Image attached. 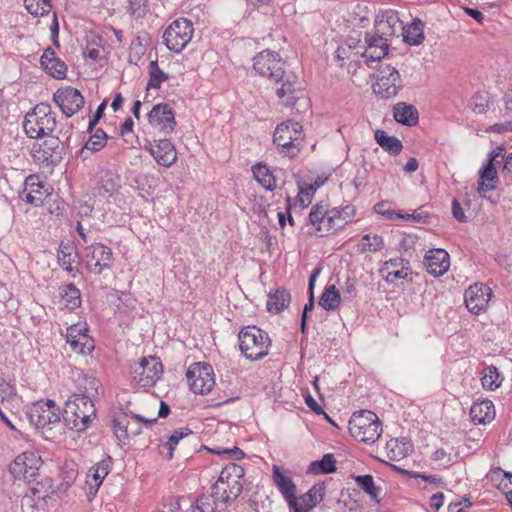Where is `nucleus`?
I'll use <instances>...</instances> for the list:
<instances>
[{
	"label": "nucleus",
	"instance_id": "16",
	"mask_svg": "<svg viewBox=\"0 0 512 512\" xmlns=\"http://www.w3.org/2000/svg\"><path fill=\"white\" fill-rule=\"evenodd\" d=\"M365 49L360 51V55L366 58V62H376L384 58L388 54L389 44L385 36H381L377 32L374 34L365 33Z\"/></svg>",
	"mask_w": 512,
	"mask_h": 512
},
{
	"label": "nucleus",
	"instance_id": "46",
	"mask_svg": "<svg viewBox=\"0 0 512 512\" xmlns=\"http://www.w3.org/2000/svg\"><path fill=\"white\" fill-rule=\"evenodd\" d=\"M149 75L150 79L147 83V89H159L161 84L168 79V75L162 69H160L156 60L150 62Z\"/></svg>",
	"mask_w": 512,
	"mask_h": 512
},
{
	"label": "nucleus",
	"instance_id": "7",
	"mask_svg": "<svg viewBox=\"0 0 512 512\" xmlns=\"http://www.w3.org/2000/svg\"><path fill=\"white\" fill-rule=\"evenodd\" d=\"M193 33L192 21L187 18H178L165 29L163 42L170 51L180 53L191 41Z\"/></svg>",
	"mask_w": 512,
	"mask_h": 512
},
{
	"label": "nucleus",
	"instance_id": "60",
	"mask_svg": "<svg viewBox=\"0 0 512 512\" xmlns=\"http://www.w3.org/2000/svg\"><path fill=\"white\" fill-rule=\"evenodd\" d=\"M106 105H107V100H104L97 108L94 116L90 119L89 121V125H88V129L87 131L88 132H92L95 125L99 122V120L102 118L103 116V113H104V110L106 108Z\"/></svg>",
	"mask_w": 512,
	"mask_h": 512
},
{
	"label": "nucleus",
	"instance_id": "4",
	"mask_svg": "<svg viewBox=\"0 0 512 512\" xmlns=\"http://www.w3.org/2000/svg\"><path fill=\"white\" fill-rule=\"evenodd\" d=\"M349 432L356 440L372 444L382 434V423L378 416L370 410L354 412L349 420Z\"/></svg>",
	"mask_w": 512,
	"mask_h": 512
},
{
	"label": "nucleus",
	"instance_id": "12",
	"mask_svg": "<svg viewBox=\"0 0 512 512\" xmlns=\"http://www.w3.org/2000/svg\"><path fill=\"white\" fill-rule=\"evenodd\" d=\"M29 417L37 428H44L60 421L59 408L53 400L39 401L30 408Z\"/></svg>",
	"mask_w": 512,
	"mask_h": 512
},
{
	"label": "nucleus",
	"instance_id": "10",
	"mask_svg": "<svg viewBox=\"0 0 512 512\" xmlns=\"http://www.w3.org/2000/svg\"><path fill=\"white\" fill-rule=\"evenodd\" d=\"M134 380L141 387L153 386L162 376L163 365L158 358L142 357L139 362L131 365Z\"/></svg>",
	"mask_w": 512,
	"mask_h": 512
},
{
	"label": "nucleus",
	"instance_id": "59",
	"mask_svg": "<svg viewBox=\"0 0 512 512\" xmlns=\"http://www.w3.org/2000/svg\"><path fill=\"white\" fill-rule=\"evenodd\" d=\"M396 217L404 219V220H413V221L418 222V223H427L428 222L427 219H428L429 216H428L427 213L415 211L412 214L397 213Z\"/></svg>",
	"mask_w": 512,
	"mask_h": 512
},
{
	"label": "nucleus",
	"instance_id": "64",
	"mask_svg": "<svg viewBox=\"0 0 512 512\" xmlns=\"http://www.w3.org/2000/svg\"><path fill=\"white\" fill-rule=\"evenodd\" d=\"M463 503L465 508H469L471 506L470 500L468 498H463L462 501L450 502L448 505V512H464L463 508L461 507Z\"/></svg>",
	"mask_w": 512,
	"mask_h": 512
},
{
	"label": "nucleus",
	"instance_id": "19",
	"mask_svg": "<svg viewBox=\"0 0 512 512\" xmlns=\"http://www.w3.org/2000/svg\"><path fill=\"white\" fill-rule=\"evenodd\" d=\"M111 457L101 460L89 469L87 474L88 497L92 498L96 495L103 480L110 472Z\"/></svg>",
	"mask_w": 512,
	"mask_h": 512
},
{
	"label": "nucleus",
	"instance_id": "20",
	"mask_svg": "<svg viewBox=\"0 0 512 512\" xmlns=\"http://www.w3.org/2000/svg\"><path fill=\"white\" fill-rule=\"evenodd\" d=\"M402 23L395 11L387 10L378 14L375 19V32L385 39L389 40L390 37L396 34L397 28H401Z\"/></svg>",
	"mask_w": 512,
	"mask_h": 512
},
{
	"label": "nucleus",
	"instance_id": "44",
	"mask_svg": "<svg viewBox=\"0 0 512 512\" xmlns=\"http://www.w3.org/2000/svg\"><path fill=\"white\" fill-rule=\"evenodd\" d=\"M108 139L107 134L103 131V129L98 128L95 130L94 134H92L88 141L85 143L84 147L81 149V156H85L86 151L97 152L100 151L105 145Z\"/></svg>",
	"mask_w": 512,
	"mask_h": 512
},
{
	"label": "nucleus",
	"instance_id": "62",
	"mask_svg": "<svg viewBox=\"0 0 512 512\" xmlns=\"http://www.w3.org/2000/svg\"><path fill=\"white\" fill-rule=\"evenodd\" d=\"M338 214L339 221H342L343 227H345V225L349 223L354 217L355 208L353 206L347 205L342 210H338Z\"/></svg>",
	"mask_w": 512,
	"mask_h": 512
},
{
	"label": "nucleus",
	"instance_id": "2",
	"mask_svg": "<svg viewBox=\"0 0 512 512\" xmlns=\"http://www.w3.org/2000/svg\"><path fill=\"white\" fill-rule=\"evenodd\" d=\"M94 392L73 394L65 403L63 420L66 426L77 432L85 431L96 417L93 398L98 395L97 381L89 382Z\"/></svg>",
	"mask_w": 512,
	"mask_h": 512
},
{
	"label": "nucleus",
	"instance_id": "55",
	"mask_svg": "<svg viewBox=\"0 0 512 512\" xmlns=\"http://www.w3.org/2000/svg\"><path fill=\"white\" fill-rule=\"evenodd\" d=\"M315 191L316 187H314V185H308L306 188H300L296 199L302 208L307 207L311 203Z\"/></svg>",
	"mask_w": 512,
	"mask_h": 512
},
{
	"label": "nucleus",
	"instance_id": "27",
	"mask_svg": "<svg viewBox=\"0 0 512 512\" xmlns=\"http://www.w3.org/2000/svg\"><path fill=\"white\" fill-rule=\"evenodd\" d=\"M470 417L476 424H485L495 417L494 405L490 400H482L473 403L470 408Z\"/></svg>",
	"mask_w": 512,
	"mask_h": 512
},
{
	"label": "nucleus",
	"instance_id": "53",
	"mask_svg": "<svg viewBox=\"0 0 512 512\" xmlns=\"http://www.w3.org/2000/svg\"><path fill=\"white\" fill-rule=\"evenodd\" d=\"M327 212V205L322 203L314 205L308 216L310 224L316 229Z\"/></svg>",
	"mask_w": 512,
	"mask_h": 512
},
{
	"label": "nucleus",
	"instance_id": "8",
	"mask_svg": "<svg viewBox=\"0 0 512 512\" xmlns=\"http://www.w3.org/2000/svg\"><path fill=\"white\" fill-rule=\"evenodd\" d=\"M43 461L35 451H25L18 455L9 465V472L18 480L33 482L39 476Z\"/></svg>",
	"mask_w": 512,
	"mask_h": 512
},
{
	"label": "nucleus",
	"instance_id": "22",
	"mask_svg": "<svg viewBox=\"0 0 512 512\" xmlns=\"http://www.w3.org/2000/svg\"><path fill=\"white\" fill-rule=\"evenodd\" d=\"M41 66L56 79H64L67 73L65 62L56 57L52 48H47L40 59Z\"/></svg>",
	"mask_w": 512,
	"mask_h": 512
},
{
	"label": "nucleus",
	"instance_id": "9",
	"mask_svg": "<svg viewBox=\"0 0 512 512\" xmlns=\"http://www.w3.org/2000/svg\"><path fill=\"white\" fill-rule=\"evenodd\" d=\"M190 389L196 394H207L215 385L214 371L210 364L196 362L186 372Z\"/></svg>",
	"mask_w": 512,
	"mask_h": 512
},
{
	"label": "nucleus",
	"instance_id": "32",
	"mask_svg": "<svg viewBox=\"0 0 512 512\" xmlns=\"http://www.w3.org/2000/svg\"><path fill=\"white\" fill-rule=\"evenodd\" d=\"M325 491L326 486L323 482L316 483L298 498V502L303 508L311 510L323 500Z\"/></svg>",
	"mask_w": 512,
	"mask_h": 512
},
{
	"label": "nucleus",
	"instance_id": "36",
	"mask_svg": "<svg viewBox=\"0 0 512 512\" xmlns=\"http://www.w3.org/2000/svg\"><path fill=\"white\" fill-rule=\"evenodd\" d=\"M336 471V460L333 454L327 453L322 459L312 461L307 469L308 474H330Z\"/></svg>",
	"mask_w": 512,
	"mask_h": 512
},
{
	"label": "nucleus",
	"instance_id": "18",
	"mask_svg": "<svg viewBox=\"0 0 512 512\" xmlns=\"http://www.w3.org/2000/svg\"><path fill=\"white\" fill-rule=\"evenodd\" d=\"M424 265L429 274L434 277L442 276L450 267V256L444 249H430L424 256Z\"/></svg>",
	"mask_w": 512,
	"mask_h": 512
},
{
	"label": "nucleus",
	"instance_id": "23",
	"mask_svg": "<svg viewBox=\"0 0 512 512\" xmlns=\"http://www.w3.org/2000/svg\"><path fill=\"white\" fill-rule=\"evenodd\" d=\"M152 157L159 165L171 167L177 160V153L170 140L161 139L156 142V149L152 151Z\"/></svg>",
	"mask_w": 512,
	"mask_h": 512
},
{
	"label": "nucleus",
	"instance_id": "26",
	"mask_svg": "<svg viewBox=\"0 0 512 512\" xmlns=\"http://www.w3.org/2000/svg\"><path fill=\"white\" fill-rule=\"evenodd\" d=\"M393 117L398 123L412 127L418 123L419 113L413 105L399 102L393 108Z\"/></svg>",
	"mask_w": 512,
	"mask_h": 512
},
{
	"label": "nucleus",
	"instance_id": "54",
	"mask_svg": "<svg viewBox=\"0 0 512 512\" xmlns=\"http://www.w3.org/2000/svg\"><path fill=\"white\" fill-rule=\"evenodd\" d=\"M87 333H88V327H87L86 323L73 324L67 328V332H66L67 343L71 342L73 340H76V339L80 340V338H82V336H88Z\"/></svg>",
	"mask_w": 512,
	"mask_h": 512
},
{
	"label": "nucleus",
	"instance_id": "57",
	"mask_svg": "<svg viewBox=\"0 0 512 512\" xmlns=\"http://www.w3.org/2000/svg\"><path fill=\"white\" fill-rule=\"evenodd\" d=\"M352 54L358 55V54H360V51L353 52L351 45L349 47H347V48H345V47H338V49L335 51V57L339 61L340 66H343L344 65V61L346 59H350Z\"/></svg>",
	"mask_w": 512,
	"mask_h": 512
},
{
	"label": "nucleus",
	"instance_id": "25",
	"mask_svg": "<svg viewBox=\"0 0 512 512\" xmlns=\"http://www.w3.org/2000/svg\"><path fill=\"white\" fill-rule=\"evenodd\" d=\"M387 457L393 461H399L413 451L412 443L405 437L392 438L386 443Z\"/></svg>",
	"mask_w": 512,
	"mask_h": 512
},
{
	"label": "nucleus",
	"instance_id": "38",
	"mask_svg": "<svg viewBox=\"0 0 512 512\" xmlns=\"http://www.w3.org/2000/svg\"><path fill=\"white\" fill-rule=\"evenodd\" d=\"M112 423H113L114 435L116 436L119 443L124 444V445L127 444L129 441L128 415L122 411L115 413Z\"/></svg>",
	"mask_w": 512,
	"mask_h": 512
},
{
	"label": "nucleus",
	"instance_id": "13",
	"mask_svg": "<svg viewBox=\"0 0 512 512\" xmlns=\"http://www.w3.org/2000/svg\"><path fill=\"white\" fill-rule=\"evenodd\" d=\"M53 100L66 117H71L84 105V97L80 91L70 86L58 89L53 95Z\"/></svg>",
	"mask_w": 512,
	"mask_h": 512
},
{
	"label": "nucleus",
	"instance_id": "11",
	"mask_svg": "<svg viewBox=\"0 0 512 512\" xmlns=\"http://www.w3.org/2000/svg\"><path fill=\"white\" fill-rule=\"evenodd\" d=\"M112 250L101 243H94L85 248L83 260L90 273L101 274L111 268Z\"/></svg>",
	"mask_w": 512,
	"mask_h": 512
},
{
	"label": "nucleus",
	"instance_id": "56",
	"mask_svg": "<svg viewBox=\"0 0 512 512\" xmlns=\"http://www.w3.org/2000/svg\"><path fill=\"white\" fill-rule=\"evenodd\" d=\"M489 156H491V155L489 154ZM494 163H495V160H491V157H489L488 163L480 171L479 179L487 180L489 182H493V181L497 180V178H498L497 170H496Z\"/></svg>",
	"mask_w": 512,
	"mask_h": 512
},
{
	"label": "nucleus",
	"instance_id": "5",
	"mask_svg": "<svg viewBox=\"0 0 512 512\" xmlns=\"http://www.w3.org/2000/svg\"><path fill=\"white\" fill-rule=\"evenodd\" d=\"M239 347L242 354L250 360H260L264 358L271 346V340L268 334L256 327L247 326L241 329L238 335Z\"/></svg>",
	"mask_w": 512,
	"mask_h": 512
},
{
	"label": "nucleus",
	"instance_id": "31",
	"mask_svg": "<svg viewBox=\"0 0 512 512\" xmlns=\"http://www.w3.org/2000/svg\"><path fill=\"white\" fill-rule=\"evenodd\" d=\"M403 31V38L409 45H420L424 40V23L419 19L415 18L413 21L406 25L401 26Z\"/></svg>",
	"mask_w": 512,
	"mask_h": 512
},
{
	"label": "nucleus",
	"instance_id": "30",
	"mask_svg": "<svg viewBox=\"0 0 512 512\" xmlns=\"http://www.w3.org/2000/svg\"><path fill=\"white\" fill-rule=\"evenodd\" d=\"M401 87L400 78H384V76H377L376 83L373 85V90L383 98H391L398 93V90Z\"/></svg>",
	"mask_w": 512,
	"mask_h": 512
},
{
	"label": "nucleus",
	"instance_id": "42",
	"mask_svg": "<svg viewBox=\"0 0 512 512\" xmlns=\"http://www.w3.org/2000/svg\"><path fill=\"white\" fill-rule=\"evenodd\" d=\"M190 434H192V430L188 427H182L178 430H175L173 434L168 438V441L162 445L161 453L164 454L166 459L171 460L173 458V452L179 441Z\"/></svg>",
	"mask_w": 512,
	"mask_h": 512
},
{
	"label": "nucleus",
	"instance_id": "17",
	"mask_svg": "<svg viewBox=\"0 0 512 512\" xmlns=\"http://www.w3.org/2000/svg\"><path fill=\"white\" fill-rule=\"evenodd\" d=\"M148 121L166 134L173 132L176 126L174 113L168 104L155 105L148 114Z\"/></svg>",
	"mask_w": 512,
	"mask_h": 512
},
{
	"label": "nucleus",
	"instance_id": "61",
	"mask_svg": "<svg viewBox=\"0 0 512 512\" xmlns=\"http://www.w3.org/2000/svg\"><path fill=\"white\" fill-rule=\"evenodd\" d=\"M452 214L453 217L460 223L467 222V216L464 213V210L457 199H453L452 201Z\"/></svg>",
	"mask_w": 512,
	"mask_h": 512
},
{
	"label": "nucleus",
	"instance_id": "6",
	"mask_svg": "<svg viewBox=\"0 0 512 512\" xmlns=\"http://www.w3.org/2000/svg\"><path fill=\"white\" fill-rule=\"evenodd\" d=\"M302 138V125L292 120L279 124L273 134V142L289 157H295L300 153L303 147Z\"/></svg>",
	"mask_w": 512,
	"mask_h": 512
},
{
	"label": "nucleus",
	"instance_id": "41",
	"mask_svg": "<svg viewBox=\"0 0 512 512\" xmlns=\"http://www.w3.org/2000/svg\"><path fill=\"white\" fill-rule=\"evenodd\" d=\"M384 248V240L378 234H365L357 244V251L360 253L377 252Z\"/></svg>",
	"mask_w": 512,
	"mask_h": 512
},
{
	"label": "nucleus",
	"instance_id": "48",
	"mask_svg": "<svg viewBox=\"0 0 512 512\" xmlns=\"http://www.w3.org/2000/svg\"><path fill=\"white\" fill-rule=\"evenodd\" d=\"M482 386L484 388L494 390L499 387L501 380L500 374L497 368L494 366H488L484 369L483 376L481 378Z\"/></svg>",
	"mask_w": 512,
	"mask_h": 512
},
{
	"label": "nucleus",
	"instance_id": "52",
	"mask_svg": "<svg viewBox=\"0 0 512 512\" xmlns=\"http://www.w3.org/2000/svg\"><path fill=\"white\" fill-rule=\"evenodd\" d=\"M217 507V503L215 499H212V496L202 495L197 501L195 505L191 506L193 512H215Z\"/></svg>",
	"mask_w": 512,
	"mask_h": 512
},
{
	"label": "nucleus",
	"instance_id": "21",
	"mask_svg": "<svg viewBox=\"0 0 512 512\" xmlns=\"http://www.w3.org/2000/svg\"><path fill=\"white\" fill-rule=\"evenodd\" d=\"M120 177L112 170L101 172L99 180L94 188V195L108 199L120 188Z\"/></svg>",
	"mask_w": 512,
	"mask_h": 512
},
{
	"label": "nucleus",
	"instance_id": "45",
	"mask_svg": "<svg viewBox=\"0 0 512 512\" xmlns=\"http://www.w3.org/2000/svg\"><path fill=\"white\" fill-rule=\"evenodd\" d=\"M341 301L340 294L334 285L328 286L322 293L319 305L325 310H335Z\"/></svg>",
	"mask_w": 512,
	"mask_h": 512
},
{
	"label": "nucleus",
	"instance_id": "49",
	"mask_svg": "<svg viewBox=\"0 0 512 512\" xmlns=\"http://www.w3.org/2000/svg\"><path fill=\"white\" fill-rule=\"evenodd\" d=\"M244 476V470L241 466L237 464H229L227 465L220 473L219 480L231 481V482H240V479Z\"/></svg>",
	"mask_w": 512,
	"mask_h": 512
},
{
	"label": "nucleus",
	"instance_id": "58",
	"mask_svg": "<svg viewBox=\"0 0 512 512\" xmlns=\"http://www.w3.org/2000/svg\"><path fill=\"white\" fill-rule=\"evenodd\" d=\"M472 110L475 113L481 114L484 113L488 107V98L482 95H475L473 97Z\"/></svg>",
	"mask_w": 512,
	"mask_h": 512
},
{
	"label": "nucleus",
	"instance_id": "15",
	"mask_svg": "<svg viewBox=\"0 0 512 512\" xmlns=\"http://www.w3.org/2000/svg\"><path fill=\"white\" fill-rule=\"evenodd\" d=\"M272 479L274 485L287 502L288 507H295L296 503H298V498L296 497L297 488L290 472L283 471L281 467L273 465Z\"/></svg>",
	"mask_w": 512,
	"mask_h": 512
},
{
	"label": "nucleus",
	"instance_id": "24",
	"mask_svg": "<svg viewBox=\"0 0 512 512\" xmlns=\"http://www.w3.org/2000/svg\"><path fill=\"white\" fill-rule=\"evenodd\" d=\"M406 265H408V261L403 258H393L384 263L380 272H386L385 280L388 283H394L397 279L407 278L409 273Z\"/></svg>",
	"mask_w": 512,
	"mask_h": 512
},
{
	"label": "nucleus",
	"instance_id": "14",
	"mask_svg": "<svg viewBox=\"0 0 512 512\" xmlns=\"http://www.w3.org/2000/svg\"><path fill=\"white\" fill-rule=\"evenodd\" d=\"M491 295L492 290L488 286L476 283L465 291V305L471 313L479 315L487 308Z\"/></svg>",
	"mask_w": 512,
	"mask_h": 512
},
{
	"label": "nucleus",
	"instance_id": "39",
	"mask_svg": "<svg viewBox=\"0 0 512 512\" xmlns=\"http://www.w3.org/2000/svg\"><path fill=\"white\" fill-rule=\"evenodd\" d=\"M35 179L30 176L26 179V185L29 186V191H24L22 198L25 202L32 204L34 206H39L43 203V195L44 193L41 189L44 188V184L42 182H35Z\"/></svg>",
	"mask_w": 512,
	"mask_h": 512
},
{
	"label": "nucleus",
	"instance_id": "43",
	"mask_svg": "<svg viewBox=\"0 0 512 512\" xmlns=\"http://www.w3.org/2000/svg\"><path fill=\"white\" fill-rule=\"evenodd\" d=\"M356 484L375 502L379 503V495L381 488L376 486L372 475H358L354 476Z\"/></svg>",
	"mask_w": 512,
	"mask_h": 512
},
{
	"label": "nucleus",
	"instance_id": "28",
	"mask_svg": "<svg viewBox=\"0 0 512 512\" xmlns=\"http://www.w3.org/2000/svg\"><path fill=\"white\" fill-rule=\"evenodd\" d=\"M243 489L241 482H231L221 480H217L215 484L211 487V490H217L221 491V496L219 498L221 499V503H224L225 505L231 504L234 500L238 498V496L241 494Z\"/></svg>",
	"mask_w": 512,
	"mask_h": 512
},
{
	"label": "nucleus",
	"instance_id": "40",
	"mask_svg": "<svg viewBox=\"0 0 512 512\" xmlns=\"http://www.w3.org/2000/svg\"><path fill=\"white\" fill-rule=\"evenodd\" d=\"M61 297L65 307L70 310L81 305V292L73 283L66 284L61 288Z\"/></svg>",
	"mask_w": 512,
	"mask_h": 512
},
{
	"label": "nucleus",
	"instance_id": "34",
	"mask_svg": "<svg viewBox=\"0 0 512 512\" xmlns=\"http://www.w3.org/2000/svg\"><path fill=\"white\" fill-rule=\"evenodd\" d=\"M252 172L255 180L267 191L276 188V178L266 164L256 163L252 166Z\"/></svg>",
	"mask_w": 512,
	"mask_h": 512
},
{
	"label": "nucleus",
	"instance_id": "35",
	"mask_svg": "<svg viewBox=\"0 0 512 512\" xmlns=\"http://www.w3.org/2000/svg\"><path fill=\"white\" fill-rule=\"evenodd\" d=\"M375 140L378 145L391 155H398L402 149V142L396 137L388 135L384 130H376Z\"/></svg>",
	"mask_w": 512,
	"mask_h": 512
},
{
	"label": "nucleus",
	"instance_id": "47",
	"mask_svg": "<svg viewBox=\"0 0 512 512\" xmlns=\"http://www.w3.org/2000/svg\"><path fill=\"white\" fill-rule=\"evenodd\" d=\"M27 11L33 16H43L50 12L51 0H24Z\"/></svg>",
	"mask_w": 512,
	"mask_h": 512
},
{
	"label": "nucleus",
	"instance_id": "50",
	"mask_svg": "<svg viewBox=\"0 0 512 512\" xmlns=\"http://www.w3.org/2000/svg\"><path fill=\"white\" fill-rule=\"evenodd\" d=\"M491 160H495V163H499V158L504 161L502 168L503 173H512V152L507 153L503 146H498L496 150L490 153Z\"/></svg>",
	"mask_w": 512,
	"mask_h": 512
},
{
	"label": "nucleus",
	"instance_id": "3",
	"mask_svg": "<svg viewBox=\"0 0 512 512\" xmlns=\"http://www.w3.org/2000/svg\"><path fill=\"white\" fill-rule=\"evenodd\" d=\"M56 115L49 104L39 103L25 116L23 127L29 138L50 136L56 128Z\"/></svg>",
	"mask_w": 512,
	"mask_h": 512
},
{
	"label": "nucleus",
	"instance_id": "63",
	"mask_svg": "<svg viewBox=\"0 0 512 512\" xmlns=\"http://www.w3.org/2000/svg\"><path fill=\"white\" fill-rule=\"evenodd\" d=\"M377 76H384V78L385 77L386 78L396 77V79H399L400 74L394 67H392L390 65H386V66H381L379 68Z\"/></svg>",
	"mask_w": 512,
	"mask_h": 512
},
{
	"label": "nucleus",
	"instance_id": "29",
	"mask_svg": "<svg viewBox=\"0 0 512 512\" xmlns=\"http://www.w3.org/2000/svg\"><path fill=\"white\" fill-rule=\"evenodd\" d=\"M338 209L333 208L328 210L326 215L321 220L320 224L316 227L315 232L318 236L323 237L333 234L339 229L343 228V222L339 221Z\"/></svg>",
	"mask_w": 512,
	"mask_h": 512
},
{
	"label": "nucleus",
	"instance_id": "1",
	"mask_svg": "<svg viewBox=\"0 0 512 512\" xmlns=\"http://www.w3.org/2000/svg\"><path fill=\"white\" fill-rule=\"evenodd\" d=\"M253 69L276 85L275 93L279 99H285L286 105L294 104L298 76L285 70V61L279 53L269 49L259 52L253 58Z\"/></svg>",
	"mask_w": 512,
	"mask_h": 512
},
{
	"label": "nucleus",
	"instance_id": "51",
	"mask_svg": "<svg viewBox=\"0 0 512 512\" xmlns=\"http://www.w3.org/2000/svg\"><path fill=\"white\" fill-rule=\"evenodd\" d=\"M74 352L82 355H87L94 349L93 341L89 336H82V338L68 342Z\"/></svg>",
	"mask_w": 512,
	"mask_h": 512
},
{
	"label": "nucleus",
	"instance_id": "37",
	"mask_svg": "<svg viewBox=\"0 0 512 512\" xmlns=\"http://www.w3.org/2000/svg\"><path fill=\"white\" fill-rule=\"evenodd\" d=\"M58 261L62 267L68 272H73L72 264L77 258L75 247L70 242H61L58 248Z\"/></svg>",
	"mask_w": 512,
	"mask_h": 512
},
{
	"label": "nucleus",
	"instance_id": "33",
	"mask_svg": "<svg viewBox=\"0 0 512 512\" xmlns=\"http://www.w3.org/2000/svg\"><path fill=\"white\" fill-rule=\"evenodd\" d=\"M291 297L289 292L284 288H278L274 292L268 294L267 310L273 313H279L284 310L290 303Z\"/></svg>",
	"mask_w": 512,
	"mask_h": 512
}]
</instances>
